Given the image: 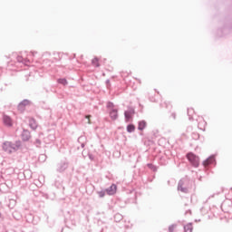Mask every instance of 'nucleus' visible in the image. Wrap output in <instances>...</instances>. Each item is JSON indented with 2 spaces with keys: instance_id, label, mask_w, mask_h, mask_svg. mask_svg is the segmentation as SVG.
<instances>
[{
  "instance_id": "obj_1",
  "label": "nucleus",
  "mask_w": 232,
  "mask_h": 232,
  "mask_svg": "<svg viewBox=\"0 0 232 232\" xmlns=\"http://www.w3.org/2000/svg\"><path fill=\"white\" fill-rule=\"evenodd\" d=\"M22 142L21 140H16L14 142L12 141H5L2 145V148L5 153H15L21 150Z\"/></svg>"
},
{
  "instance_id": "obj_2",
  "label": "nucleus",
  "mask_w": 232,
  "mask_h": 232,
  "mask_svg": "<svg viewBox=\"0 0 232 232\" xmlns=\"http://www.w3.org/2000/svg\"><path fill=\"white\" fill-rule=\"evenodd\" d=\"M189 189V179H182L179 181L178 184V191H181V193H188Z\"/></svg>"
},
{
  "instance_id": "obj_3",
  "label": "nucleus",
  "mask_w": 232,
  "mask_h": 232,
  "mask_svg": "<svg viewBox=\"0 0 232 232\" xmlns=\"http://www.w3.org/2000/svg\"><path fill=\"white\" fill-rule=\"evenodd\" d=\"M68 166H70V163L66 160L58 162L56 165L57 173H64L68 169Z\"/></svg>"
},
{
  "instance_id": "obj_4",
  "label": "nucleus",
  "mask_w": 232,
  "mask_h": 232,
  "mask_svg": "<svg viewBox=\"0 0 232 232\" xmlns=\"http://www.w3.org/2000/svg\"><path fill=\"white\" fill-rule=\"evenodd\" d=\"M187 158H188V161L190 162V164H192V166H194V168H198V165L200 164V160L198 159V156H196L193 153H188V154H187Z\"/></svg>"
},
{
  "instance_id": "obj_5",
  "label": "nucleus",
  "mask_w": 232,
  "mask_h": 232,
  "mask_svg": "<svg viewBox=\"0 0 232 232\" xmlns=\"http://www.w3.org/2000/svg\"><path fill=\"white\" fill-rule=\"evenodd\" d=\"M3 122L5 126H7L8 128L14 126V121H12V118L8 115H4L3 116Z\"/></svg>"
},
{
  "instance_id": "obj_6",
  "label": "nucleus",
  "mask_w": 232,
  "mask_h": 232,
  "mask_svg": "<svg viewBox=\"0 0 232 232\" xmlns=\"http://www.w3.org/2000/svg\"><path fill=\"white\" fill-rule=\"evenodd\" d=\"M211 164H217V161L215 160V155L208 157L207 160L203 161V166H205V168Z\"/></svg>"
},
{
  "instance_id": "obj_7",
  "label": "nucleus",
  "mask_w": 232,
  "mask_h": 232,
  "mask_svg": "<svg viewBox=\"0 0 232 232\" xmlns=\"http://www.w3.org/2000/svg\"><path fill=\"white\" fill-rule=\"evenodd\" d=\"M28 104H30V101H28V100L22 101L18 104V111L21 112L24 111V110H25L26 106H28Z\"/></svg>"
},
{
  "instance_id": "obj_8",
  "label": "nucleus",
  "mask_w": 232,
  "mask_h": 232,
  "mask_svg": "<svg viewBox=\"0 0 232 232\" xmlns=\"http://www.w3.org/2000/svg\"><path fill=\"white\" fill-rule=\"evenodd\" d=\"M107 195H115L117 193V185L112 184L111 187L105 189Z\"/></svg>"
},
{
  "instance_id": "obj_9",
  "label": "nucleus",
  "mask_w": 232,
  "mask_h": 232,
  "mask_svg": "<svg viewBox=\"0 0 232 232\" xmlns=\"http://www.w3.org/2000/svg\"><path fill=\"white\" fill-rule=\"evenodd\" d=\"M16 61L18 63H21L22 64H24L25 66H28V64H30V60L28 58H24L23 55H18L16 57Z\"/></svg>"
},
{
  "instance_id": "obj_10",
  "label": "nucleus",
  "mask_w": 232,
  "mask_h": 232,
  "mask_svg": "<svg viewBox=\"0 0 232 232\" xmlns=\"http://www.w3.org/2000/svg\"><path fill=\"white\" fill-rule=\"evenodd\" d=\"M110 117L112 121H117L119 119V111L117 109H111L110 111Z\"/></svg>"
},
{
  "instance_id": "obj_11",
  "label": "nucleus",
  "mask_w": 232,
  "mask_h": 232,
  "mask_svg": "<svg viewBox=\"0 0 232 232\" xmlns=\"http://www.w3.org/2000/svg\"><path fill=\"white\" fill-rule=\"evenodd\" d=\"M135 113V110L133 108H130L128 111H125L124 115H125V120L130 121L131 119V115Z\"/></svg>"
},
{
  "instance_id": "obj_12",
  "label": "nucleus",
  "mask_w": 232,
  "mask_h": 232,
  "mask_svg": "<svg viewBox=\"0 0 232 232\" xmlns=\"http://www.w3.org/2000/svg\"><path fill=\"white\" fill-rule=\"evenodd\" d=\"M198 128L204 131L206 130V121L204 119L200 118L199 121L198 123Z\"/></svg>"
},
{
  "instance_id": "obj_13",
  "label": "nucleus",
  "mask_w": 232,
  "mask_h": 232,
  "mask_svg": "<svg viewBox=\"0 0 232 232\" xmlns=\"http://www.w3.org/2000/svg\"><path fill=\"white\" fill-rule=\"evenodd\" d=\"M22 139L23 140H30V131L24 130L22 132Z\"/></svg>"
},
{
  "instance_id": "obj_14",
  "label": "nucleus",
  "mask_w": 232,
  "mask_h": 232,
  "mask_svg": "<svg viewBox=\"0 0 232 232\" xmlns=\"http://www.w3.org/2000/svg\"><path fill=\"white\" fill-rule=\"evenodd\" d=\"M184 231L185 232H193V224L188 223L186 226H184Z\"/></svg>"
},
{
  "instance_id": "obj_15",
  "label": "nucleus",
  "mask_w": 232,
  "mask_h": 232,
  "mask_svg": "<svg viewBox=\"0 0 232 232\" xmlns=\"http://www.w3.org/2000/svg\"><path fill=\"white\" fill-rule=\"evenodd\" d=\"M144 128H146V121H140L138 125V130L140 131H142V130H144Z\"/></svg>"
},
{
  "instance_id": "obj_16",
  "label": "nucleus",
  "mask_w": 232,
  "mask_h": 232,
  "mask_svg": "<svg viewBox=\"0 0 232 232\" xmlns=\"http://www.w3.org/2000/svg\"><path fill=\"white\" fill-rule=\"evenodd\" d=\"M29 126L32 128V130H35L37 128V123H35V120H30Z\"/></svg>"
},
{
  "instance_id": "obj_17",
  "label": "nucleus",
  "mask_w": 232,
  "mask_h": 232,
  "mask_svg": "<svg viewBox=\"0 0 232 232\" xmlns=\"http://www.w3.org/2000/svg\"><path fill=\"white\" fill-rule=\"evenodd\" d=\"M127 131H128V133H133V131H135V125L129 124L127 126Z\"/></svg>"
},
{
  "instance_id": "obj_18",
  "label": "nucleus",
  "mask_w": 232,
  "mask_h": 232,
  "mask_svg": "<svg viewBox=\"0 0 232 232\" xmlns=\"http://www.w3.org/2000/svg\"><path fill=\"white\" fill-rule=\"evenodd\" d=\"M193 113H195V111L193 110V108L188 109V115L189 121H191V119H193Z\"/></svg>"
},
{
  "instance_id": "obj_19",
  "label": "nucleus",
  "mask_w": 232,
  "mask_h": 232,
  "mask_svg": "<svg viewBox=\"0 0 232 232\" xmlns=\"http://www.w3.org/2000/svg\"><path fill=\"white\" fill-rule=\"evenodd\" d=\"M58 82L59 84H63V86H66V84H68V81L64 78L58 79Z\"/></svg>"
},
{
  "instance_id": "obj_20",
  "label": "nucleus",
  "mask_w": 232,
  "mask_h": 232,
  "mask_svg": "<svg viewBox=\"0 0 232 232\" xmlns=\"http://www.w3.org/2000/svg\"><path fill=\"white\" fill-rule=\"evenodd\" d=\"M92 64L96 67V68H99L101 65L99 64V58H94L92 61Z\"/></svg>"
},
{
  "instance_id": "obj_21",
  "label": "nucleus",
  "mask_w": 232,
  "mask_h": 232,
  "mask_svg": "<svg viewBox=\"0 0 232 232\" xmlns=\"http://www.w3.org/2000/svg\"><path fill=\"white\" fill-rule=\"evenodd\" d=\"M114 107H115V105H113V102H109L107 103V108H108L110 111L115 109Z\"/></svg>"
},
{
  "instance_id": "obj_22",
  "label": "nucleus",
  "mask_w": 232,
  "mask_h": 232,
  "mask_svg": "<svg viewBox=\"0 0 232 232\" xmlns=\"http://www.w3.org/2000/svg\"><path fill=\"white\" fill-rule=\"evenodd\" d=\"M147 166L150 169H152V171H157V167H155V165L149 163Z\"/></svg>"
},
{
  "instance_id": "obj_23",
  "label": "nucleus",
  "mask_w": 232,
  "mask_h": 232,
  "mask_svg": "<svg viewBox=\"0 0 232 232\" xmlns=\"http://www.w3.org/2000/svg\"><path fill=\"white\" fill-rule=\"evenodd\" d=\"M175 227H177V225H176V224L170 225V226L169 227V232H173V231H175Z\"/></svg>"
},
{
  "instance_id": "obj_24",
  "label": "nucleus",
  "mask_w": 232,
  "mask_h": 232,
  "mask_svg": "<svg viewBox=\"0 0 232 232\" xmlns=\"http://www.w3.org/2000/svg\"><path fill=\"white\" fill-rule=\"evenodd\" d=\"M114 219H115V220H122V215H121V214H116V215L114 216Z\"/></svg>"
},
{
  "instance_id": "obj_25",
  "label": "nucleus",
  "mask_w": 232,
  "mask_h": 232,
  "mask_svg": "<svg viewBox=\"0 0 232 232\" xmlns=\"http://www.w3.org/2000/svg\"><path fill=\"white\" fill-rule=\"evenodd\" d=\"M34 144H35L36 148H39L41 146V140L36 139L34 141Z\"/></svg>"
},
{
  "instance_id": "obj_26",
  "label": "nucleus",
  "mask_w": 232,
  "mask_h": 232,
  "mask_svg": "<svg viewBox=\"0 0 232 232\" xmlns=\"http://www.w3.org/2000/svg\"><path fill=\"white\" fill-rule=\"evenodd\" d=\"M98 195L101 198H102L104 197V195H106V191H100V192H98Z\"/></svg>"
},
{
  "instance_id": "obj_27",
  "label": "nucleus",
  "mask_w": 232,
  "mask_h": 232,
  "mask_svg": "<svg viewBox=\"0 0 232 232\" xmlns=\"http://www.w3.org/2000/svg\"><path fill=\"white\" fill-rule=\"evenodd\" d=\"M54 185L56 186V188H59V187L61 186V182H59V181H58V182H57V181H55V182H54Z\"/></svg>"
},
{
  "instance_id": "obj_28",
  "label": "nucleus",
  "mask_w": 232,
  "mask_h": 232,
  "mask_svg": "<svg viewBox=\"0 0 232 232\" xmlns=\"http://www.w3.org/2000/svg\"><path fill=\"white\" fill-rule=\"evenodd\" d=\"M81 140H84V136H82V137L78 138V142H81Z\"/></svg>"
},
{
  "instance_id": "obj_29",
  "label": "nucleus",
  "mask_w": 232,
  "mask_h": 232,
  "mask_svg": "<svg viewBox=\"0 0 232 232\" xmlns=\"http://www.w3.org/2000/svg\"><path fill=\"white\" fill-rule=\"evenodd\" d=\"M171 117H172L173 119H177V114H176L175 112H172Z\"/></svg>"
},
{
  "instance_id": "obj_30",
  "label": "nucleus",
  "mask_w": 232,
  "mask_h": 232,
  "mask_svg": "<svg viewBox=\"0 0 232 232\" xmlns=\"http://www.w3.org/2000/svg\"><path fill=\"white\" fill-rule=\"evenodd\" d=\"M40 159H46V156L44 154L40 155Z\"/></svg>"
},
{
  "instance_id": "obj_31",
  "label": "nucleus",
  "mask_w": 232,
  "mask_h": 232,
  "mask_svg": "<svg viewBox=\"0 0 232 232\" xmlns=\"http://www.w3.org/2000/svg\"><path fill=\"white\" fill-rule=\"evenodd\" d=\"M88 122L90 123V116H86Z\"/></svg>"
},
{
  "instance_id": "obj_32",
  "label": "nucleus",
  "mask_w": 232,
  "mask_h": 232,
  "mask_svg": "<svg viewBox=\"0 0 232 232\" xmlns=\"http://www.w3.org/2000/svg\"><path fill=\"white\" fill-rule=\"evenodd\" d=\"M82 148H84V143H82Z\"/></svg>"
},
{
  "instance_id": "obj_33",
  "label": "nucleus",
  "mask_w": 232,
  "mask_h": 232,
  "mask_svg": "<svg viewBox=\"0 0 232 232\" xmlns=\"http://www.w3.org/2000/svg\"><path fill=\"white\" fill-rule=\"evenodd\" d=\"M33 53V55H35V53Z\"/></svg>"
},
{
  "instance_id": "obj_34",
  "label": "nucleus",
  "mask_w": 232,
  "mask_h": 232,
  "mask_svg": "<svg viewBox=\"0 0 232 232\" xmlns=\"http://www.w3.org/2000/svg\"><path fill=\"white\" fill-rule=\"evenodd\" d=\"M110 82V80H107V83H109Z\"/></svg>"
},
{
  "instance_id": "obj_35",
  "label": "nucleus",
  "mask_w": 232,
  "mask_h": 232,
  "mask_svg": "<svg viewBox=\"0 0 232 232\" xmlns=\"http://www.w3.org/2000/svg\"><path fill=\"white\" fill-rule=\"evenodd\" d=\"M1 217H2V214H1V212H0V218H1Z\"/></svg>"
},
{
  "instance_id": "obj_36",
  "label": "nucleus",
  "mask_w": 232,
  "mask_h": 232,
  "mask_svg": "<svg viewBox=\"0 0 232 232\" xmlns=\"http://www.w3.org/2000/svg\"><path fill=\"white\" fill-rule=\"evenodd\" d=\"M226 202H227V201H225L224 204H226Z\"/></svg>"
}]
</instances>
